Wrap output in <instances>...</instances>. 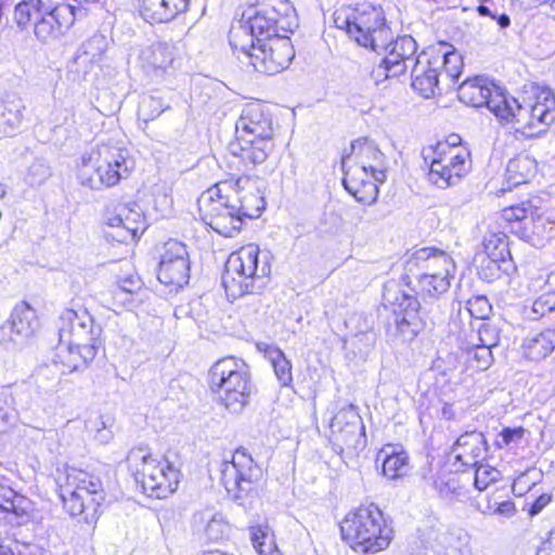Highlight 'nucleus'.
I'll list each match as a JSON object with an SVG mask.
<instances>
[{"instance_id":"nucleus-40","label":"nucleus","mask_w":555,"mask_h":555,"mask_svg":"<svg viewBox=\"0 0 555 555\" xmlns=\"http://www.w3.org/2000/svg\"><path fill=\"white\" fill-rule=\"evenodd\" d=\"M281 386H289L293 382L292 363L278 347H269L266 351Z\"/></svg>"},{"instance_id":"nucleus-59","label":"nucleus","mask_w":555,"mask_h":555,"mask_svg":"<svg viewBox=\"0 0 555 555\" xmlns=\"http://www.w3.org/2000/svg\"><path fill=\"white\" fill-rule=\"evenodd\" d=\"M502 263H496V266L492 263H481L479 275L480 278L492 281L494 279H498L500 276V271L502 270L501 267Z\"/></svg>"},{"instance_id":"nucleus-13","label":"nucleus","mask_w":555,"mask_h":555,"mask_svg":"<svg viewBox=\"0 0 555 555\" xmlns=\"http://www.w3.org/2000/svg\"><path fill=\"white\" fill-rule=\"evenodd\" d=\"M237 59L254 67L255 70L275 75L287 68L295 56L289 38H275L273 40L254 43L246 51H234Z\"/></svg>"},{"instance_id":"nucleus-60","label":"nucleus","mask_w":555,"mask_h":555,"mask_svg":"<svg viewBox=\"0 0 555 555\" xmlns=\"http://www.w3.org/2000/svg\"><path fill=\"white\" fill-rule=\"evenodd\" d=\"M551 502V495L543 493L535 499L529 508L531 516L538 515L548 503Z\"/></svg>"},{"instance_id":"nucleus-37","label":"nucleus","mask_w":555,"mask_h":555,"mask_svg":"<svg viewBox=\"0 0 555 555\" xmlns=\"http://www.w3.org/2000/svg\"><path fill=\"white\" fill-rule=\"evenodd\" d=\"M486 257L480 263H508L511 260V251L508 248L507 237L503 233H493L485 238L483 243Z\"/></svg>"},{"instance_id":"nucleus-25","label":"nucleus","mask_w":555,"mask_h":555,"mask_svg":"<svg viewBox=\"0 0 555 555\" xmlns=\"http://www.w3.org/2000/svg\"><path fill=\"white\" fill-rule=\"evenodd\" d=\"M488 450V443L482 433L465 431L453 443L451 456L464 467L477 466Z\"/></svg>"},{"instance_id":"nucleus-64","label":"nucleus","mask_w":555,"mask_h":555,"mask_svg":"<svg viewBox=\"0 0 555 555\" xmlns=\"http://www.w3.org/2000/svg\"><path fill=\"white\" fill-rule=\"evenodd\" d=\"M441 416L444 420H454L455 418V411L453 409V405L450 403H444L441 409Z\"/></svg>"},{"instance_id":"nucleus-49","label":"nucleus","mask_w":555,"mask_h":555,"mask_svg":"<svg viewBox=\"0 0 555 555\" xmlns=\"http://www.w3.org/2000/svg\"><path fill=\"white\" fill-rule=\"evenodd\" d=\"M165 108L163 107L162 100L155 96H145L140 102L138 108L139 118L147 122L157 118Z\"/></svg>"},{"instance_id":"nucleus-35","label":"nucleus","mask_w":555,"mask_h":555,"mask_svg":"<svg viewBox=\"0 0 555 555\" xmlns=\"http://www.w3.org/2000/svg\"><path fill=\"white\" fill-rule=\"evenodd\" d=\"M52 4L51 0H20L14 9V21L22 30L33 25Z\"/></svg>"},{"instance_id":"nucleus-17","label":"nucleus","mask_w":555,"mask_h":555,"mask_svg":"<svg viewBox=\"0 0 555 555\" xmlns=\"http://www.w3.org/2000/svg\"><path fill=\"white\" fill-rule=\"evenodd\" d=\"M406 269L417 275H435L440 288L446 286L444 279H452L455 264L453 259L444 251L433 248H421L408 260Z\"/></svg>"},{"instance_id":"nucleus-39","label":"nucleus","mask_w":555,"mask_h":555,"mask_svg":"<svg viewBox=\"0 0 555 555\" xmlns=\"http://www.w3.org/2000/svg\"><path fill=\"white\" fill-rule=\"evenodd\" d=\"M464 349L467 352V361L476 370L485 371L493 363L492 348L477 344L474 336L469 337Z\"/></svg>"},{"instance_id":"nucleus-43","label":"nucleus","mask_w":555,"mask_h":555,"mask_svg":"<svg viewBox=\"0 0 555 555\" xmlns=\"http://www.w3.org/2000/svg\"><path fill=\"white\" fill-rule=\"evenodd\" d=\"M433 486L444 500L459 499L465 494L464 488L460 486L457 478L451 474L434 479Z\"/></svg>"},{"instance_id":"nucleus-27","label":"nucleus","mask_w":555,"mask_h":555,"mask_svg":"<svg viewBox=\"0 0 555 555\" xmlns=\"http://www.w3.org/2000/svg\"><path fill=\"white\" fill-rule=\"evenodd\" d=\"M249 183L247 178H238L236 180L237 189L229 194L231 201L236 204V210L244 222V218L254 219L258 218L264 209V199L254 188H245L242 183Z\"/></svg>"},{"instance_id":"nucleus-62","label":"nucleus","mask_w":555,"mask_h":555,"mask_svg":"<svg viewBox=\"0 0 555 555\" xmlns=\"http://www.w3.org/2000/svg\"><path fill=\"white\" fill-rule=\"evenodd\" d=\"M437 144H446L451 149H467L461 144V138L457 134H451L446 141L438 142Z\"/></svg>"},{"instance_id":"nucleus-3","label":"nucleus","mask_w":555,"mask_h":555,"mask_svg":"<svg viewBox=\"0 0 555 555\" xmlns=\"http://www.w3.org/2000/svg\"><path fill=\"white\" fill-rule=\"evenodd\" d=\"M59 336V357L68 373L86 370L102 345V327L85 308L62 312Z\"/></svg>"},{"instance_id":"nucleus-10","label":"nucleus","mask_w":555,"mask_h":555,"mask_svg":"<svg viewBox=\"0 0 555 555\" xmlns=\"http://www.w3.org/2000/svg\"><path fill=\"white\" fill-rule=\"evenodd\" d=\"M128 462L135 481L149 496L165 499L177 490L179 470L167 460L153 457L143 449H133Z\"/></svg>"},{"instance_id":"nucleus-54","label":"nucleus","mask_w":555,"mask_h":555,"mask_svg":"<svg viewBox=\"0 0 555 555\" xmlns=\"http://www.w3.org/2000/svg\"><path fill=\"white\" fill-rule=\"evenodd\" d=\"M12 393L8 388H0V431L3 430L12 420Z\"/></svg>"},{"instance_id":"nucleus-63","label":"nucleus","mask_w":555,"mask_h":555,"mask_svg":"<svg viewBox=\"0 0 555 555\" xmlns=\"http://www.w3.org/2000/svg\"><path fill=\"white\" fill-rule=\"evenodd\" d=\"M502 218L512 227L514 223H519V217H517L515 212H513L511 207H506L502 210Z\"/></svg>"},{"instance_id":"nucleus-28","label":"nucleus","mask_w":555,"mask_h":555,"mask_svg":"<svg viewBox=\"0 0 555 555\" xmlns=\"http://www.w3.org/2000/svg\"><path fill=\"white\" fill-rule=\"evenodd\" d=\"M240 145L238 157L253 167L263 164L274 149L273 137L236 139Z\"/></svg>"},{"instance_id":"nucleus-50","label":"nucleus","mask_w":555,"mask_h":555,"mask_svg":"<svg viewBox=\"0 0 555 555\" xmlns=\"http://www.w3.org/2000/svg\"><path fill=\"white\" fill-rule=\"evenodd\" d=\"M465 309L470 318L481 322L487 321L492 307L486 296H476L467 300Z\"/></svg>"},{"instance_id":"nucleus-29","label":"nucleus","mask_w":555,"mask_h":555,"mask_svg":"<svg viewBox=\"0 0 555 555\" xmlns=\"http://www.w3.org/2000/svg\"><path fill=\"white\" fill-rule=\"evenodd\" d=\"M533 129L543 133L555 119V95L550 89H542L534 99H530Z\"/></svg>"},{"instance_id":"nucleus-6","label":"nucleus","mask_w":555,"mask_h":555,"mask_svg":"<svg viewBox=\"0 0 555 555\" xmlns=\"http://www.w3.org/2000/svg\"><path fill=\"white\" fill-rule=\"evenodd\" d=\"M270 273L269 256L261 255L258 246L247 245L228 258L222 285L229 297L237 298L261 288Z\"/></svg>"},{"instance_id":"nucleus-19","label":"nucleus","mask_w":555,"mask_h":555,"mask_svg":"<svg viewBox=\"0 0 555 555\" xmlns=\"http://www.w3.org/2000/svg\"><path fill=\"white\" fill-rule=\"evenodd\" d=\"M50 9L33 24L34 35L44 43L63 36L73 26L76 18V8L73 4L54 5L52 3Z\"/></svg>"},{"instance_id":"nucleus-33","label":"nucleus","mask_w":555,"mask_h":555,"mask_svg":"<svg viewBox=\"0 0 555 555\" xmlns=\"http://www.w3.org/2000/svg\"><path fill=\"white\" fill-rule=\"evenodd\" d=\"M537 171V162L526 153H520L509 159L506 166L505 179L512 186L527 183Z\"/></svg>"},{"instance_id":"nucleus-4","label":"nucleus","mask_w":555,"mask_h":555,"mask_svg":"<svg viewBox=\"0 0 555 555\" xmlns=\"http://www.w3.org/2000/svg\"><path fill=\"white\" fill-rule=\"evenodd\" d=\"M343 540L356 552L376 554L386 550L392 538L391 520L375 504L349 512L340 524Z\"/></svg>"},{"instance_id":"nucleus-51","label":"nucleus","mask_w":555,"mask_h":555,"mask_svg":"<svg viewBox=\"0 0 555 555\" xmlns=\"http://www.w3.org/2000/svg\"><path fill=\"white\" fill-rule=\"evenodd\" d=\"M251 543L254 548L260 555H272L274 552V544L271 537L260 528L251 529Z\"/></svg>"},{"instance_id":"nucleus-12","label":"nucleus","mask_w":555,"mask_h":555,"mask_svg":"<svg viewBox=\"0 0 555 555\" xmlns=\"http://www.w3.org/2000/svg\"><path fill=\"white\" fill-rule=\"evenodd\" d=\"M227 182L216 184L198 198V209L202 220L217 233L231 237L242 229L243 221L229 194H223Z\"/></svg>"},{"instance_id":"nucleus-9","label":"nucleus","mask_w":555,"mask_h":555,"mask_svg":"<svg viewBox=\"0 0 555 555\" xmlns=\"http://www.w3.org/2000/svg\"><path fill=\"white\" fill-rule=\"evenodd\" d=\"M221 483L230 498L245 509L251 508L258 498L261 468L243 448L236 449L231 460H224L220 468Z\"/></svg>"},{"instance_id":"nucleus-34","label":"nucleus","mask_w":555,"mask_h":555,"mask_svg":"<svg viewBox=\"0 0 555 555\" xmlns=\"http://www.w3.org/2000/svg\"><path fill=\"white\" fill-rule=\"evenodd\" d=\"M377 461H382L383 475L388 479H397L408 473V454L404 451H396L392 446L383 448L377 454Z\"/></svg>"},{"instance_id":"nucleus-31","label":"nucleus","mask_w":555,"mask_h":555,"mask_svg":"<svg viewBox=\"0 0 555 555\" xmlns=\"http://www.w3.org/2000/svg\"><path fill=\"white\" fill-rule=\"evenodd\" d=\"M142 65L155 75L164 73L175 60V47L166 42H156L141 52Z\"/></svg>"},{"instance_id":"nucleus-47","label":"nucleus","mask_w":555,"mask_h":555,"mask_svg":"<svg viewBox=\"0 0 555 555\" xmlns=\"http://www.w3.org/2000/svg\"><path fill=\"white\" fill-rule=\"evenodd\" d=\"M513 212L519 217V224H522L525 231L529 230V225L541 219L540 208L532 201L522 202L517 205L509 206Z\"/></svg>"},{"instance_id":"nucleus-2","label":"nucleus","mask_w":555,"mask_h":555,"mask_svg":"<svg viewBox=\"0 0 555 555\" xmlns=\"http://www.w3.org/2000/svg\"><path fill=\"white\" fill-rule=\"evenodd\" d=\"M297 26L295 9L288 0H261L233 25L229 41L233 51H246L256 42L288 38Z\"/></svg>"},{"instance_id":"nucleus-14","label":"nucleus","mask_w":555,"mask_h":555,"mask_svg":"<svg viewBox=\"0 0 555 555\" xmlns=\"http://www.w3.org/2000/svg\"><path fill=\"white\" fill-rule=\"evenodd\" d=\"M331 441L339 454L353 457L365 447V431L360 415L350 406L340 410L330 425Z\"/></svg>"},{"instance_id":"nucleus-48","label":"nucleus","mask_w":555,"mask_h":555,"mask_svg":"<svg viewBox=\"0 0 555 555\" xmlns=\"http://www.w3.org/2000/svg\"><path fill=\"white\" fill-rule=\"evenodd\" d=\"M444 555H470L468 535L451 533L446 537Z\"/></svg>"},{"instance_id":"nucleus-8","label":"nucleus","mask_w":555,"mask_h":555,"mask_svg":"<svg viewBox=\"0 0 555 555\" xmlns=\"http://www.w3.org/2000/svg\"><path fill=\"white\" fill-rule=\"evenodd\" d=\"M209 388L225 409L241 412L251 393L246 364L232 357L218 360L209 371Z\"/></svg>"},{"instance_id":"nucleus-45","label":"nucleus","mask_w":555,"mask_h":555,"mask_svg":"<svg viewBox=\"0 0 555 555\" xmlns=\"http://www.w3.org/2000/svg\"><path fill=\"white\" fill-rule=\"evenodd\" d=\"M423 325L420 317H406L401 313L395 315V328L403 340H412L422 331Z\"/></svg>"},{"instance_id":"nucleus-1","label":"nucleus","mask_w":555,"mask_h":555,"mask_svg":"<svg viewBox=\"0 0 555 555\" xmlns=\"http://www.w3.org/2000/svg\"><path fill=\"white\" fill-rule=\"evenodd\" d=\"M333 18L335 26L345 30L359 46L378 54L386 52L380 63L386 78L399 77L406 72L409 63H415L416 41L409 35L393 40L380 7L370 3L346 5L337 9Z\"/></svg>"},{"instance_id":"nucleus-23","label":"nucleus","mask_w":555,"mask_h":555,"mask_svg":"<svg viewBox=\"0 0 555 555\" xmlns=\"http://www.w3.org/2000/svg\"><path fill=\"white\" fill-rule=\"evenodd\" d=\"M504 93L500 87L481 76L467 78L457 89V96L461 102L474 107L487 106L493 114L494 105L492 101L495 95H504Z\"/></svg>"},{"instance_id":"nucleus-21","label":"nucleus","mask_w":555,"mask_h":555,"mask_svg":"<svg viewBox=\"0 0 555 555\" xmlns=\"http://www.w3.org/2000/svg\"><path fill=\"white\" fill-rule=\"evenodd\" d=\"M109 230L105 231L107 240L127 243L134 240L145 230L144 218L139 206H121L116 216L107 219Z\"/></svg>"},{"instance_id":"nucleus-38","label":"nucleus","mask_w":555,"mask_h":555,"mask_svg":"<svg viewBox=\"0 0 555 555\" xmlns=\"http://www.w3.org/2000/svg\"><path fill=\"white\" fill-rule=\"evenodd\" d=\"M470 326L473 327L470 337L474 336L477 344L490 348H494L500 344L501 327L498 323L487 320L478 322L477 326L470 323Z\"/></svg>"},{"instance_id":"nucleus-46","label":"nucleus","mask_w":555,"mask_h":555,"mask_svg":"<svg viewBox=\"0 0 555 555\" xmlns=\"http://www.w3.org/2000/svg\"><path fill=\"white\" fill-rule=\"evenodd\" d=\"M78 180L83 186L93 190L105 188V182L101 180L102 173L96 170V165L91 163L88 158H82V164L78 169Z\"/></svg>"},{"instance_id":"nucleus-41","label":"nucleus","mask_w":555,"mask_h":555,"mask_svg":"<svg viewBox=\"0 0 555 555\" xmlns=\"http://www.w3.org/2000/svg\"><path fill=\"white\" fill-rule=\"evenodd\" d=\"M416 294L423 298V300H434L440 295L444 294L451 285V279H444L446 286L439 287V282L435 275H417Z\"/></svg>"},{"instance_id":"nucleus-36","label":"nucleus","mask_w":555,"mask_h":555,"mask_svg":"<svg viewBox=\"0 0 555 555\" xmlns=\"http://www.w3.org/2000/svg\"><path fill=\"white\" fill-rule=\"evenodd\" d=\"M24 104L20 99L0 100V135H12L23 121Z\"/></svg>"},{"instance_id":"nucleus-26","label":"nucleus","mask_w":555,"mask_h":555,"mask_svg":"<svg viewBox=\"0 0 555 555\" xmlns=\"http://www.w3.org/2000/svg\"><path fill=\"white\" fill-rule=\"evenodd\" d=\"M140 15L149 23H167L185 12L190 0H134Z\"/></svg>"},{"instance_id":"nucleus-30","label":"nucleus","mask_w":555,"mask_h":555,"mask_svg":"<svg viewBox=\"0 0 555 555\" xmlns=\"http://www.w3.org/2000/svg\"><path fill=\"white\" fill-rule=\"evenodd\" d=\"M367 177L354 170H346L343 184L348 193H350L358 202L363 204H372L377 201L378 188L377 182L366 180Z\"/></svg>"},{"instance_id":"nucleus-44","label":"nucleus","mask_w":555,"mask_h":555,"mask_svg":"<svg viewBox=\"0 0 555 555\" xmlns=\"http://www.w3.org/2000/svg\"><path fill=\"white\" fill-rule=\"evenodd\" d=\"M546 283L554 289V292L550 291L544 293L533 301L531 308V317L533 319H539L555 310V273H552L548 276Z\"/></svg>"},{"instance_id":"nucleus-15","label":"nucleus","mask_w":555,"mask_h":555,"mask_svg":"<svg viewBox=\"0 0 555 555\" xmlns=\"http://www.w3.org/2000/svg\"><path fill=\"white\" fill-rule=\"evenodd\" d=\"M190 270V258L186 245L177 240L166 242L158 263V281L175 289L182 288L189 283Z\"/></svg>"},{"instance_id":"nucleus-61","label":"nucleus","mask_w":555,"mask_h":555,"mask_svg":"<svg viewBox=\"0 0 555 555\" xmlns=\"http://www.w3.org/2000/svg\"><path fill=\"white\" fill-rule=\"evenodd\" d=\"M495 513L505 516H511L515 513V504L511 501L502 502L496 507Z\"/></svg>"},{"instance_id":"nucleus-53","label":"nucleus","mask_w":555,"mask_h":555,"mask_svg":"<svg viewBox=\"0 0 555 555\" xmlns=\"http://www.w3.org/2000/svg\"><path fill=\"white\" fill-rule=\"evenodd\" d=\"M397 308L395 309V315L401 313V315H411V317H420L418 310L421 308V304L417 297L402 293L401 297L397 298Z\"/></svg>"},{"instance_id":"nucleus-24","label":"nucleus","mask_w":555,"mask_h":555,"mask_svg":"<svg viewBox=\"0 0 555 555\" xmlns=\"http://www.w3.org/2000/svg\"><path fill=\"white\" fill-rule=\"evenodd\" d=\"M236 139L273 137L272 119L259 104L247 105L235 124Z\"/></svg>"},{"instance_id":"nucleus-11","label":"nucleus","mask_w":555,"mask_h":555,"mask_svg":"<svg viewBox=\"0 0 555 555\" xmlns=\"http://www.w3.org/2000/svg\"><path fill=\"white\" fill-rule=\"evenodd\" d=\"M423 157L429 165V181L440 189L456 184L472 169L468 149H451L446 144H436L424 149Z\"/></svg>"},{"instance_id":"nucleus-55","label":"nucleus","mask_w":555,"mask_h":555,"mask_svg":"<svg viewBox=\"0 0 555 555\" xmlns=\"http://www.w3.org/2000/svg\"><path fill=\"white\" fill-rule=\"evenodd\" d=\"M50 176L51 170L44 159H35L28 168V179L31 184H40Z\"/></svg>"},{"instance_id":"nucleus-56","label":"nucleus","mask_w":555,"mask_h":555,"mask_svg":"<svg viewBox=\"0 0 555 555\" xmlns=\"http://www.w3.org/2000/svg\"><path fill=\"white\" fill-rule=\"evenodd\" d=\"M524 435L525 429L522 427H506L499 434V439L495 441V446L499 449H504L511 444H518L524 438Z\"/></svg>"},{"instance_id":"nucleus-5","label":"nucleus","mask_w":555,"mask_h":555,"mask_svg":"<svg viewBox=\"0 0 555 555\" xmlns=\"http://www.w3.org/2000/svg\"><path fill=\"white\" fill-rule=\"evenodd\" d=\"M60 496L72 517H80L86 524L92 525L100 517L105 493L99 476L69 467L65 470L64 481L60 483Z\"/></svg>"},{"instance_id":"nucleus-57","label":"nucleus","mask_w":555,"mask_h":555,"mask_svg":"<svg viewBox=\"0 0 555 555\" xmlns=\"http://www.w3.org/2000/svg\"><path fill=\"white\" fill-rule=\"evenodd\" d=\"M141 284L142 283L139 278L132 275L128 276L118 282V285L114 291V295L120 293L133 294L141 288Z\"/></svg>"},{"instance_id":"nucleus-16","label":"nucleus","mask_w":555,"mask_h":555,"mask_svg":"<svg viewBox=\"0 0 555 555\" xmlns=\"http://www.w3.org/2000/svg\"><path fill=\"white\" fill-rule=\"evenodd\" d=\"M89 160L94 163L96 170L102 173L101 180L105 182V188L116 185L134 168V159L128 150L109 144L98 145L89 155Z\"/></svg>"},{"instance_id":"nucleus-18","label":"nucleus","mask_w":555,"mask_h":555,"mask_svg":"<svg viewBox=\"0 0 555 555\" xmlns=\"http://www.w3.org/2000/svg\"><path fill=\"white\" fill-rule=\"evenodd\" d=\"M38 327L36 311L26 302L16 305L8 321L0 325V344L9 348L10 345H22L34 335Z\"/></svg>"},{"instance_id":"nucleus-52","label":"nucleus","mask_w":555,"mask_h":555,"mask_svg":"<svg viewBox=\"0 0 555 555\" xmlns=\"http://www.w3.org/2000/svg\"><path fill=\"white\" fill-rule=\"evenodd\" d=\"M475 467L474 485L479 491L486 490L491 483L498 480L500 472L495 468L479 464Z\"/></svg>"},{"instance_id":"nucleus-42","label":"nucleus","mask_w":555,"mask_h":555,"mask_svg":"<svg viewBox=\"0 0 555 555\" xmlns=\"http://www.w3.org/2000/svg\"><path fill=\"white\" fill-rule=\"evenodd\" d=\"M201 521H205L206 518L203 514L198 515ZM230 525L221 514L211 515L206 522L204 528V534L207 540L211 542H218L227 539L230 533Z\"/></svg>"},{"instance_id":"nucleus-7","label":"nucleus","mask_w":555,"mask_h":555,"mask_svg":"<svg viewBox=\"0 0 555 555\" xmlns=\"http://www.w3.org/2000/svg\"><path fill=\"white\" fill-rule=\"evenodd\" d=\"M462 55L452 46L442 44L430 56L420 55L412 68V88L422 96L429 99L440 90V83L453 87L462 73Z\"/></svg>"},{"instance_id":"nucleus-20","label":"nucleus","mask_w":555,"mask_h":555,"mask_svg":"<svg viewBox=\"0 0 555 555\" xmlns=\"http://www.w3.org/2000/svg\"><path fill=\"white\" fill-rule=\"evenodd\" d=\"M492 104L494 105V115L498 118L514 122L516 131L528 138L540 134V129H533L530 99H524L522 102H519V100L504 93V95H495Z\"/></svg>"},{"instance_id":"nucleus-32","label":"nucleus","mask_w":555,"mask_h":555,"mask_svg":"<svg viewBox=\"0 0 555 555\" xmlns=\"http://www.w3.org/2000/svg\"><path fill=\"white\" fill-rule=\"evenodd\" d=\"M524 357L531 361H542L555 349V331L547 328L525 338L522 345Z\"/></svg>"},{"instance_id":"nucleus-22","label":"nucleus","mask_w":555,"mask_h":555,"mask_svg":"<svg viewBox=\"0 0 555 555\" xmlns=\"http://www.w3.org/2000/svg\"><path fill=\"white\" fill-rule=\"evenodd\" d=\"M351 151L360 164L352 170L365 177L371 176L378 183L386 180L385 156L374 141L366 138L358 139L352 142Z\"/></svg>"},{"instance_id":"nucleus-58","label":"nucleus","mask_w":555,"mask_h":555,"mask_svg":"<svg viewBox=\"0 0 555 555\" xmlns=\"http://www.w3.org/2000/svg\"><path fill=\"white\" fill-rule=\"evenodd\" d=\"M534 485L533 481H529L528 473L520 474L512 485V491L517 496L525 495L531 487Z\"/></svg>"}]
</instances>
